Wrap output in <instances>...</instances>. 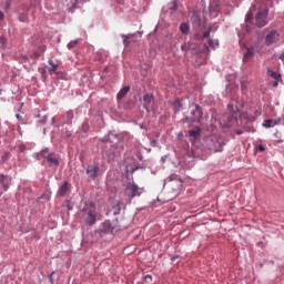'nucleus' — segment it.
Returning a JSON list of instances; mask_svg holds the SVG:
<instances>
[{
	"label": "nucleus",
	"instance_id": "19",
	"mask_svg": "<svg viewBox=\"0 0 284 284\" xmlns=\"http://www.w3.org/2000/svg\"><path fill=\"white\" fill-rule=\"evenodd\" d=\"M267 74L268 77H272V79H275V81H278V79H281V74L276 71L267 70Z\"/></svg>",
	"mask_w": 284,
	"mask_h": 284
},
{
	"label": "nucleus",
	"instance_id": "18",
	"mask_svg": "<svg viewBox=\"0 0 284 284\" xmlns=\"http://www.w3.org/2000/svg\"><path fill=\"white\" fill-rule=\"evenodd\" d=\"M121 205H123V202H118L114 206H113V214L116 216L119 214H121Z\"/></svg>",
	"mask_w": 284,
	"mask_h": 284
},
{
	"label": "nucleus",
	"instance_id": "39",
	"mask_svg": "<svg viewBox=\"0 0 284 284\" xmlns=\"http://www.w3.org/2000/svg\"><path fill=\"white\" fill-rule=\"evenodd\" d=\"M112 156H114V154L109 155L110 159H112Z\"/></svg>",
	"mask_w": 284,
	"mask_h": 284
},
{
	"label": "nucleus",
	"instance_id": "22",
	"mask_svg": "<svg viewBox=\"0 0 284 284\" xmlns=\"http://www.w3.org/2000/svg\"><path fill=\"white\" fill-rule=\"evenodd\" d=\"M7 161H10V152H8V151L2 153L0 162L7 163Z\"/></svg>",
	"mask_w": 284,
	"mask_h": 284
},
{
	"label": "nucleus",
	"instance_id": "12",
	"mask_svg": "<svg viewBox=\"0 0 284 284\" xmlns=\"http://www.w3.org/2000/svg\"><path fill=\"white\" fill-rule=\"evenodd\" d=\"M189 136H191L192 139H199V136H201V128L197 126L193 130H190Z\"/></svg>",
	"mask_w": 284,
	"mask_h": 284
},
{
	"label": "nucleus",
	"instance_id": "6",
	"mask_svg": "<svg viewBox=\"0 0 284 284\" xmlns=\"http://www.w3.org/2000/svg\"><path fill=\"white\" fill-rule=\"evenodd\" d=\"M10 183H12V179H10V176L0 174V199L3 196V192H8L10 189Z\"/></svg>",
	"mask_w": 284,
	"mask_h": 284
},
{
	"label": "nucleus",
	"instance_id": "35",
	"mask_svg": "<svg viewBox=\"0 0 284 284\" xmlns=\"http://www.w3.org/2000/svg\"><path fill=\"white\" fill-rule=\"evenodd\" d=\"M41 52H45V47H41Z\"/></svg>",
	"mask_w": 284,
	"mask_h": 284
},
{
	"label": "nucleus",
	"instance_id": "2",
	"mask_svg": "<svg viewBox=\"0 0 284 284\" xmlns=\"http://www.w3.org/2000/svg\"><path fill=\"white\" fill-rule=\"evenodd\" d=\"M37 159H38V161H41V159H44L49 163V165L59 168V159L57 158V155H54V153H50V151L48 149L40 151L37 154Z\"/></svg>",
	"mask_w": 284,
	"mask_h": 284
},
{
	"label": "nucleus",
	"instance_id": "5",
	"mask_svg": "<svg viewBox=\"0 0 284 284\" xmlns=\"http://www.w3.org/2000/svg\"><path fill=\"white\" fill-rule=\"evenodd\" d=\"M267 9H264L262 11H258V13L255 17V26L257 28H264V26H267Z\"/></svg>",
	"mask_w": 284,
	"mask_h": 284
},
{
	"label": "nucleus",
	"instance_id": "32",
	"mask_svg": "<svg viewBox=\"0 0 284 284\" xmlns=\"http://www.w3.org/2000/svg\"><path fill=\"white\" fill-rule=\"evenodd\" d=\"M16 116H17V119H18V121H23V116H21V114H16Z\"/></svg>",
	"mask_w": 284,
	"mask_h": 284
},
{
	"label": "nucleus",
	"instance_id": "20",
	"mask_svg": "<svg viewBox=\"0 0 284 284\" xmlns=\"http://www.w3.org/2000/svg\"><path fill=\"white\" fill-rule=\"evenodd\" d=\"M252 57H254V51L252 49H246L243 61H247V59H252Z\"/></svg>",
	"mask_w": 284,
	"mask_h": 284
},
{
	"label": "nucleus",
	"instance_id": "7",
	"mask_svg": "<svg viewBox=\"0 0 284 284\" xmlns=\"http://www.w3.org/2000/svg\"><path fill=\"white\" fill-rule=\"evenodd\" d=\"M143 189H140L136 184H129L125 189V192L130 199H134V196H141L143 194Z\"/></svg>",
	"mask_w": 284,
	"mask_h": 284
},
{
	"label": "nucleus",
	"instance_id": "23",
	"mask_svg": "<svg viewBox=\"0 0 284 284\" xmlns=\"http://www.w3.org/2000/svg\"><path fill=\"white\" fill-rule=\"evenodd\" d=\"M207 44L210 48L216 49L219 48V40L209 39Z\"/></svg>",
	"mask_w": 284,
	"mask_h": 284
},
{
	"label": "nucleus",
	"instance_id": "27",
	"mask_svg": "<svg viewBox=\"0 0 284 284\" xmlns=\"http://www.w3.org/2000/svg\"><path fill=\"white\" fill-rule=\"evenodd\" d=\"M144 283H146V284L152 283V275H145L144 276Z\"/></svg>",
	"mask_w": 284,
	"mask_h": 284
},
{
	"label": "nucleus",
	"instance_id": "13",
	"mask_svg": "<svg viewBox=\"0 0 284 284\" xmlns=\"http://www.w3.org/2000/svg\"><path fill=\"white\" fill-rule=\"evenodd\" d=\"M128 92H130V87L122 88L118 93V101H121V99H124V97L128 95Z\"/></svg>",
	"mask_w": 284,
	"mask_h": 284
},
{
	"label": "nucleus",
	"instance_id": "15",
	"mask_svg": "<svg viewBox=\"0 0 284 284\" xmlns=\"http://www.w3.org/2000/svg\"><path fill=\"white\" fill-rule=\"evenodd\" d=\"M49 65H51V68H49V74H54V72L59 70V65L54 64V61L52 59L49 60Z\"/></svg>",
	"mask_w": 284,
	"mask_h": 284
},
{
	"label": "nucleus",
	"instance_id": "11",
	"mask_svg": "<svg viewBox=\"0 0 284 284\" xmlns=\"http://www.w3.org/2000/svg\"><path fill=\"white\" fill-rule=\"evenodd\" d=\"M281 123V119L278 120H265L263 123L264 128H274V125H278Z\"/></svg>",
	"mask_w": 284,
	"mask_h": 284
},
{
	"label": "nucleus",
	"instance_id": "1",
	"mask_svg": "<svg viewBox=\"0 0 284 284\" xmlns=\"http://www.w3.org/2000/svg\"><path fill=\"white\" fill-rule=\"evenodd\" d=\"M79 216L85 225H94V223H97V219H99V213H97L94 202L82 203Z\"/></svg>",
	"mask_w": 284,
	"mask_h": 284
},
{
	"label": "nucleus",
	"instance_id": "42",
	"mask_svg": "<svg viewBox=\"0 0 284 284\" xmlns=\"http://www.w3.org/2000/svg\"><path fill=\"white\" fill-rule=\"evenodd\" d=\"M210 10H212V6H210Z\"/></svg>",
	"mask_w": 284,
	"mask_h": 284
},
{
	"label": "nucleus",
	"instance_id": "38",
	"mask_svg": "<svg viewBox=\"0 0 284 284\" xmlns=\"http://www.w3.org/2000/svg\"><path fill=\"white\" fill-rule=\"evenodd\" d=\"M215 152H223V150H222V149H220V150H215Z\"/></svg>",
	"mask_w": 284,
	"mask_h": 284
},
{
	"label": "nucleus",
	"instance_id": "37",
	"mask_svg": "<svg viewBox=\"0 0 284 284\" xmlns=\"http://www.w3.org/2000/svg\"><path fill=\"white\" fill-rule=\"evenodd\" d=\"M176 258H179V256H174V257L172 258V261H176Z\"/></svg>",
	"mask_w": 284,
	"mask_h": 284
},
{
	"label": "nucleus",
	"instance_id": "26",
	"mask_svg": "<svg viewBox=\"0 0 284 284\" xmlns=\"http://www.w3.org/2000/svg\"><path fill=\"white\" fill-rule=\"evenodd\" d=\"M77 43H79L77 40H73L71 42L68 43V49L72 50V48H74L77 45Z\"/></svg>",
	"mask_w": 284,
	"mask_h": 284
},
{
	"label": "nucleus",
	"instance_id": "30",
	"mask_svg": "<svg viewBox=\"0 0 284 284\" xmlns=\"http://www.w3.org/2000/svg\"><path fill=\"white\" fill-rule=\"evenodd\" d=\"M0 45H6V38L3 37L0 38Z\"/></svg>",
	"mask_w": 284,
	"mask_h": 284
},
{
	"label": "nucleus",
	"instance_id": "10",
	"mask_svg": "<svg viewBox=\"0 0 284 284\" xmlns=\"http://www.w3.org/2000/svg\"><path fill=\"white\" fill-rule=\"evenodd\" d=\"M69 190H70V184L68 183V181L63 182V184L60 186L58 191V196H65Z\"/></svg>",
	"mask_w": 284,
	"mask_h": 284
},
{
	"label": "nucleus",
	"instance_id": "17",
	"mask_svg": "<svg viewBox=\"0 0 284 284\" xmlns=\"http://www.w3.org/2000/svg\"><path fill=\"white\" fill-rule=\"evenodd\" d=\"M173 110L174 112H181V110H183V103H181V100H175L173 102Z\"/></svg>",
	"mask_w": 284,
	"mask_h": 284
},
{
	"label": "nucleus",
	"instance_id": "16",
	"mask_svg": "<svg viewBox=\"0 0 284 284\" xmlns=\"http://www.w3.org/2000/svg\"><path fill=\"white\" fill-rule=\"evenodd\" d=\"M143 101H144V105H150V103H152V101H154V95L146 93L143 97Z\"/></svg>",
	"mask_w": 284,
	"mask_h": 284
},
{
	"label": "nucleus",
	"instance_id": "31",
	"mask_svg": "<svg viewBox=\"0 0 284 284\" xmlns=\"http://www.w3.org/2000/svg\"><path fill=\"white\" fill-rule=\"evenodd\" d=\"M204 39H210V31L204 32Z\"/></svg>",
	"mask_w": 284,
	"mask_h": 284
},
{
	"label": "nucleus",
	"instance_id": "9",
	"mask_svg": "<svg viewBox=\"0 0 284 284\" xmlns=\"http://www.w3.org/2000/svg\"><path fill=\"white\" fill-rule=\"evenodd\" d=\"M99 166L98 165H89L87 168V174L89 176V179H91L92 181H94V179H97V176H99Z\"/></svg>",
	"mask_w": 284,
	"mask_h": 284
},
{
	"label": "nucleus",
	"instance_id": "36",
	"mask_svg": "<svg viewBox=\"0 0 284 284\" xmlns=\"http://www.w3.org/2000/svg\"><path fill=\"white\" fill-rule=\"evenodd\" d=\"M72 3L73 6H75V3H79V0H74Z\"/></svg>",
	"mask_w": 284,
	"mask_h": 284
},
{
	"label": "nucleus",
	"instance_id": "34",
	"mask_svg": "<svg viewBox=\"0 0 284 284\" xmlns=\"http://www.w3.org/2000/svg\"><path fill=\"white\" fill-rule=\"evenodd\" d=\"M276 85H278V80H275L273 83V88H276Z\"/></svg>",
	"mask_w": 284,
	"mask_h": 284
},
{
	"label": "nucleus",
	"instance_id": "28",
	"mask_svg": "<svg viewBox=\"0 0 284 284\" xmlns=\"http://www.w3.org/2000/svg\"><path fill=\"white\" fill-rule=\"evenodd\" d=\"M256 150H258V152H265V146L263 144H258Z\"/></svg>",
	"mask_w": 284,
	"mask_h": 284
},
{
	"label": "nucleus",
	"instance_id": "25",
	"mask_svg": "<svg viewBox=\"0 0 284 284\" xmlns=\"http://www.w3.org/2000/svg\"><path fill=\"white\" fill-rule=\"evenodd\" d=\"M132 43V36H126L124 38V45H130Z\"/></svg>",
	"mask_w": 284,
	"mask_h": 284
},
{
	"label": "nucleus",
	"instance_id": "21",
	"mask_svg": "<svg viewBox=\"0 0 284 284\" xmlns=\"http://www.w3.org/2000/svg\"><path fill=\"white\" fill-rule=\"evenodd\" d=\"M180 31L182 32V34H187V32H190V26H187V23H182L180 26Z\"/></svg>",
	"mask_w": 284,
	"mask_h": 284
},
{
	"label": "nucleus",
	"instance_id": "41",
	"mask_svg": "<svg viewBox=\"0 0 284 284\" xmlns=\"http://www.w3.org/2000/svg\"><path fill=\"white\" fill-rule=\"evenodd\" d=\"M138 284H144L143 282H138Z\"/></svg>",
	"mask_w": 284,
	"mask_h": 284
},
{
	"label": "nucleus",
	"instance_id": "43",
	"mask_svg": "<svg viewBox=\"0 0 284 284\" xmlns=\"http://www.w3.org/2000/svg\"><path fill=\"white\" fill-rule=\"evenodd\" d=\"M247 19H250V14H247Z\"/></svg>",
	"mask_w": 284,
	"mask_h": 284
},
{
	"label": "nucleus",
	"instance_id": "8",
	"mask_svg": "<svg viewBox=\"0 0 284 284\" xmlns=\"http://www.w3.org/2000/svg\"><path fill=\"white\" fill-rule=\"evenodd\" d=\"M116 230L119 229H116L110 221H105L102 223L100 232H103L104 234H113Z\"/></svg>",
	"mask_w": 284,
	"mask_h": 284
},
{
	"label": "nucleus",
	"instance_id": "14",
	"mask_svg": "<svg viewBox=\"0 0 284 284\" xmlns=\"http://www.w3.org/2000/svg\"><path fill=\"white\" fill-rule=\"evenodd\" d=\"M227 109L231 112V119H236L239 116V109H234V104H229Z\"/></svg>",
	"mask_w": 284,
	"mask_h": 284
},
{
	"label": "nucleus",
	"instance_id": "33",
	"mask_svg": "<svg viewBox=\"0 0 284 284\" xmlns=\"http://www.w3.org/2000/svg\"><path fill=\"white\" fill-rule=\"evenodd\" d=\"M4 17H6V14H3L2 11H0V21H3Z\"/></svg>",
	"mask_w": 284,
	"mask_h": 284
},
{
	"label": "nucleus",
	"instance_id": "24",
	"mask_svg": "<svg viewBox=\"0 0 284 284\" xmlns=\"http://www.w3.org/2000/svg\"><path fill=\"white\" fill-rule=\"evenodd\" d=\"M169 8L170 10H178L179 4L176 3V0H172L171 6Z\"/></svg>",
	"mask_w": 284,
	"mask_h": 284
},
{
	"label": "nucleus",
	"instance_id": "3",
	"mask_svg": "<svg viewBox=\"0 0 284 284\" xmlns=\"http://www.w3.org/2000/svg\"><path fill=\"white\" fill-rule=\"evenodd\" d=\"M280 39H281V33H278V31L273 29L265 32L263 37V43L264 45L270 48V45H274L275 43H278Z\"/></svg>",
	"mask_w": 284,
	"mask_h": 284
},
{
	"label": "nucleus",
	"instance_id": "4",
	"mask_svg": "<svg viewBox=\"0 0 284 284\" xmlns=\"http://www.w3.org/2000/svg\"><path fill=\"white\" fill-rule=\"evenodd\" d=\"M191 116H186V123H194L196 121H201L203 116V111L201 110V106L194 105L191 110Z\"/></svg>",
	"mask_w": 284,
	"mask_h": 284
},
{
	"label": "nucleus",
	"instance_id": "40",
	"mask_svg": "<svg viewBox=\"0 0 284 284\" xmlns=\"http://www.w3.org/2000/svg\"><path fill=\"white\" fill-rule=\"evenodd\" d=\"M68 116H72V113H68Z\"/></svg>",
	"mask_w": 284,
	"mask_h": 284
},
{
	"label": "nucleus",
	"instance_id": "29",
	"mask_svg": "<svg viewBox=\"0 0 284 284\" xmlns=\"http://www.w3.org/2000/svg\"><path fill=\"white\" fill-rule=\"evenodd\" d=\"M32 59H39V57H41V53H39L38 51L32 53Z\"/></svg>",
	"mask_w": 284,
	"mask_h": 284
}]
</instances>
